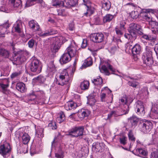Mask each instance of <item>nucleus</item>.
I'll return each instance as SVG.
<instances>
[{
    "label": "nucleus",
    "mask_w": 158,
    "mask_h": 158,
    "mask_svg": "<svg viewBox=\"0 0 158 158\" xmlns=\"http://www.w3.org/2000/svg\"><path fill=\"white\" fill-rule=\"evenodd\" d=\"M70 4L71 6H75L78 2V0H69Z\"/></svg>",
    "instance_id": "nucleus-59"
},
{
    "label": "nucleus",
    "mask_w": 158,
    "mask_h": 158,
    "mask_svg": "<svg viewBox=\"0 0 158 158\" xmlns=\"http://www.w3.org/2000/svg\"><path fill=\"white\" fill-rule=\"evenodd\" d=\"M129 138L130 140L132 141H135V138L134 137V135L131 131L129 132L128 134Z\"/></svg>",
    "instance_id": "nucleus-56"
},
{
    "label": "nucleus",
    "mask_w": 158,
    "mask_h": 158,
    "mask_svg": "<svg viewBox=\"0 0 158 158\" xmlns=\"http://www.w3.org/2000/svg\"><path fill=\"white\" fill-rule=\"evenodd\" d=\"M60 45L59 42L56 41L51 45V48L52 52L56 53L58 51L60 48Z\"/></svg>",
    "instance_id": "nucleus-30"
},
{
    "label": "nucleus",
    "mask_w": 158,
    "mask_h": 158,
    "mask_svg": "<svg viewBox=\"0 0 158 158\" xmlns=\"http://www.w3.org/2000/svg\"><path fill=\"white\" fill-rule=\"evenodd\" d=\"M43 129L42 128H38L36 131V136L38 137L41 138L44 136Z\"/></svg>",
    "instance_id": "nucleus-45"
},
{
    "label": "nucleus",
    "mask_w": 158,
    "mask_h": 158,
    "mask_svg": "<svg viewBox=\"0 0 158 158\" xmlns=\"http://www.w3.org/2000/svg\"><path fill=\"white\" fill-rule=\"evenodd\" d=\"M10 25L8 20H7L6 22L0 25V37H4L5 34L8 33V31L7 29L9 27Z\"/></svg>",
    "instance_id": "nucleus-13"
},
{
    "label": "nucleus",
    "mask_w": 158,
    "mask_h": 158,
    "mask_svg": "<svg viewBox=\"0 0 158 158\" xmlns=\"http://www.w3.org/2000/svg\"><path fill=\"white\" fill-rule=\"evenodd\" d=\"M15 31L18 33L21 32L22 23L20 20H18L14 25Z\"/></svg>",
    "instance_id": "nucleus-28"
},
{
    "label": "nucleus",
    "mask_w": 158,
    "mask_h": 158,
    "mask_svg": "<svg viewBox=\"0 0 158 158\" xmlns=\"http://www.w3.org/2000/svg\"><path fill=\"white\" fill-rule=\"evenodd\" d=\"M90 114L89 112L87 110H81L78 113V116L81 120H82L85 117L88 116Z\"/></svg>",
    "instance_id": "nucleus-22"
},
{
    "label": "nucleus",
    "mask_w": 158,
    "mask_h": 158,
    "mask_svg": "<svg viewBox=\"0 0 158 158\" xmlns=\"http://www.w3.org/2000/svg\"><path fill=\"white\" fill-rule=\"evenodd\" d=\"M42 65L40 60H33L31 64V69L32 72L39 73L41 71Z\"/></svg>",
    "instance_id": "nucleus-7"
},
{
    "label": "nucleus",
    "mask_w": 158,
    "mask_h": 158,
    "mask_svg": "<svg viewBox=\"0 0 158 158\" xmlns=\"http://www.w3.org/2000/svg\"><path fill=\"white\" fill-rule=\"evenodd\" d=\"M48 70L50 72V75H53L56 71L55 66L53 64V61H51L48 64Z\"/></svg>",
    "instance_id": "nucleus-26"
},
{
    "label": "nucleus",
    "mask_w": 158,
    "mask_h": 158,
    "mask_svg": "<svg viewBox=\"0 0 158 158\" xmlns=\"http://www.w3.org/2000/svg\"><path fill=\"white\" fill-rule=\"evenodd\" d=\"M69 58H70V55L67 52L62 55L60 59H69Z\"/></svg>",
    "instance_id": "nucleus-53"
},
{
    "label": "nucleus",
    "mask_w": 158,
    "mask_h": 158,
    "mask_svg": "<svg viewBox=\"0 0 158 158\" xmlns=\"http://www.w3.org/2000/svg\"><path fill=\"white\" fill-rule=\"evenodd\" d=\"M10 147L8 143H6L0 146V154L4 158H6L10 155Z\"/></svg>",
    "instance_id": "nucleus-6"
},
{
    "label": "nucleus",
    "mask_w": 158,
    "mask_h": 158,
    "mask_svg": "<svg viewBox=\"0 0 158 158\" xmlns=\"http://www.w3.org/2000/svg\"><path fill=\"white\" fill-rule=\"evenodd\" d=\"M141 29V26L135 23H132L130 25L128 29L129 33H125V37L130 40H135L137 37V32L138 30Z\"/></svg>",
    "instance_id": "nucleus-1"
},
{
    "label": "nucleus",
    "mask_w": 158,
    "mask_h": 158,
    "mask_svg": "<svg viewBox=\"0 0 158 158\" xmlns=\"http://www.w3.org/2000/svg\"><path fill=\"white\" fill-rule=\"evenodd\" d=\"M71 72L72 73H73V69H64L59 76V79L57 83L59 85H63L69 82L71 79V77L69 76L68 73Z\"/></svg>",
    "instance_id": "nucleus-2"
},
{
    "label": "nucleus",
    "mask_w": 158,
    "mask_h": 158,
    "mask_svg": "<svg viewBox=\"0 0 158 158\" xmlns=\"http://www.w3.org/2000/svg\"><path fill=\"white\" fill-rule=\"evenodd\" d=\"M152 58V54L151 51H147L143 53L142 56L143 59H151Z\"/></svg>",
    "instance_id": "nucleus-39"
},
{
    "label": "nucleus",
    "mask_w": 158,
    "mask_h": 158,
    "mask_svg": "<svg viewBox=\"0 0 158 158\" xmlns=\"http://www.w3.org/2000/svg\"><path fill=\"white\" fill-rule=\"evenodd\" d=\"M132 152L135 155L139 156H146L148 154L147 152L141 148H137L132 151Z\"/></svg>",
    "instance_id": "nucleus-18"
},
{
    "label": "nucleus",
    "mask_w": 158,
    "mask_h": 158,
    "mask_svg": "<svg viewBox=\"0 0 158 158\" xmlns=\"http://www.w3.org/2000/svg\"><path fill=\"white\" fill-rule=\"evenodd\" d=\"M67 52L70 55V58H77V47L75 44H72L66 49Z\"/></svg>",
    "instance_id": "nucleus-9"
},
{
    "label": "nucleus",
    "mask_w": 158,
    "mask_h": 158,
    "mask_svg": "<svg viewBox=\"0 0 158 158\" xmlns=\"http://www.w3.org/2000/svg\"><path fill=\"white\" fill-rule=\"evenodd\" d=\"M21 60H11L13 64L16 65L22 64V61Z\"/></svg>",
    "instance_id": "nucleus-55"
},
{
    "label": "nucleus",
    "mask_w": 158,
    "mask_h": 158,
    "mask_svg": "<svg viewBox=\"0 0 158 158\" xmlns=\"http://www.w3.org/2000/svg\"><path fill=\"white\" fill-rule=\"evenodd\" d=\"M57 14L58 15L65 16L67 15L68 13L65 11L64 9H62L57 10Z\"/></svg>",
    "instance_id": "nucleus-48"
},
{
    "label": "nucleus",
    "mask_w": 158,
    "mask_h": 158,
    "mask_svg": "<svg viewBox=\"0 0 158 158\" xmlns=\"http://www.w3.org/2000/svg\"><path fill=\"white\" fill-rule=\"evenodd\" d=\"M141 50L140 45L138 44H136L131 48L132 53L134 56V58L139 59V56Z\"/></svg>",
    "instance_id": "nucleus-12"
},
{
    "label": "nucleus",
    "mask_w": 158,
    "mask_h": 158,
    "mask_svg": "<svg viewBox=\"0 0 158 158\" xmlns=\"http://www.w3.org/2000/svg\"><path fill=\"white\" fill-rule=\"evenodd\" d=\"M130 78L131 79V80L129 81L128 83V85L134 88H135L138 85V83L136 81V80L134 79L133 78Z\"/></svg>",
    "instance_id": "nucleus-44"
},
{
    "label": "nucleus",
    "mask_w": 158,
    "mask_h": 158,
    "mask_svg": "<svg viewBox=\"0 0 158 158\" xmlns=\"http://www.w3.org/2000/svg\"><path fill=\"white\" fill-rule=\"evenodd\" d=\"M104 148V144L102 143L95 142L92 146V150L95 152H102Z\"/></svg>",
    "instance_id": "nucleus-15"
},
{
    "label": "nucleus",
    "mask_w": 158,
    "mask_h": 158,
    "mask_svg": "<svg viewBox=\"0 0 158 158\" xmlns=\"http://www.w3.org/2000/svg\"><path fill=\"white\" fill-rule=\"evenodd\" d=\"M96 102L95 99L92 96H90L88 99V101L87 102V104H89L91 106L94 105Z\"/></svg>",
    "instance_id": "nucleus-46"
},
{
    "label": "nucleus",
    "mask_w": 158,
    "mask_h": 158,
    "mask_svg": "<svg viewBox=\"0 0 158 158\" xmlns=\"http://www.w3.org/2000/svg\"><path fill=\"white\" fill-rule=\"evenodd\" d=\"M35 41V40L33 39H31L28 41V47L30 48H32L33 47Z\"/></svg>",
    "instance_id": "nucleus-54"
},
{
    "label": "nucleus",
    "mask_w": 158,
    "mask_h": 158,
    "mask_svg": "<svg viewBox=\"0 0 158 158\" xmlns=\"http://www.w3.org/2000/svg\"><path fill=\"white\" fill-rule=\"evenodd\" d=\"M65 119V117L64 112L60 111L58 114V117L56 118L57 121L60 123L64 122Z\"/></svg>",
    "instance_id": "nucleus-27"
},
{
    "label": "nucleus",
    "mask_w": 158,
    "mask_h": 158,
    "mask_svg": "<svg viewBox=\"0 0 158 158\" xmlns=\"http://www.w3.org/2000/svg\"><path fill=\"white\" fill-rule=\"evenodd\" d=\"M87 45V40L86 39H84L83 40L81 47L82 48H85Z\"/></svg>",
    "instance_id": "nucleus-64"
},
{
    "label": "nucleus",
    "mask_w": 158,
    "mask_h": 158,
    "mask_svg": "<svg viewBox=\"0 0 158 158\" xmlns=\"http://www.w3.org/2000/svg\"><path fill=\"white\" fill-rule=\"evenodd\" d=\"M123 105L122 108V114H127L129 110V106L128 104H121Z\"/></svg>",
    "instance_id": "nucleus-32"
},
{
    "label": "nucleus",
    "mask_w": 158,
    "mask_h": 158,
    "mask_svg": "<svg viewBox=\"0 0 158 158\" xmlns=\"http://www.w3.org/2000/svg\"><path fill=\"white\" fill-rule=\"evenodd\" d=\"M77 107V104L72 101L68 102L65 105V108L67 110L74 109Z\"/></svg>",
    "instance_id": "nucleus-23"
},
{
    "label": "nucleus",
    "mask_w": 158,
    "mask_h": 158,
    "mask_svg": "<svg viewBox=\"0 0 158 158\" xmlns=\"http://www.w3.org/2000/svg\"><path fill=\"white\" fill-rule=\"evenodd\" d=\"M106 95L104 93H102L100 95V98L102 102H105L106 101Z\"/></svg>",
    "instance_id": "nucleus-62"
},
{
    "label": "nucleus",
    "mask_w": 158,
    "mask_h": 158,
    "mask_svg": "<svg viewBox=\"0 0 158 158\" xmlns=\"http://www.w3.org/2000/svg\"><path fill=\"white\" fill-rule=\"evenodd\" d=\"M130 15L133 19H137L138 18L139 19V14L137 11H132Z\"/></svg>",
    "instance_id": "nucleus-47"
},
{
    "label": "nucleus",
    "mask_w": 158,
    "mask_h": 158,
    "mask_svg": "<svg viewBox=\"0 0 158 158\" xmlns=\"http://www.w3.org/2000/svg\"><path fill=\"white\" fill-rule=\"evenodd\" d=\"M63 152L61 150H59L58 152L55 153V157L56 158H63Z\"/></svg>",
    "instance_id": "nucleus-52"
},
{
    "label": "nucleus",
    "mask_w": 158,
    "mask_h": 158,
    "mask_svg": "<svg viewBox=\"0 0 158 158\" xmlns=\"http://www.w3.org/2000/svg\"><path fill=\"white\" fill-rule=\"evenodd\" d=\"M155 33H150L148 35H144L143 36H142V38L147 40L156 41V35L155 34Z\"/></svg>",
    "instance_id": "nucleus-19"
},
{
    "label": "nucleus",
    "mask_w": 158,
    "mask_h": 158,
    "mask_svg": "<svg viewBox=\"0 0 158 158\" xmlns=\"http://www.w3.org/2000/svg\"><path fill=\"white\" fill-rule=\"evenodd\" d=\"M9 85V81L6 79H4L0 83V86L3 90H6Z\"/></svg>",
    "instance_id": "nucleus-31"
},
{
    "label": "nucleus",
    "mask_w": 158,
    "mask_h": 158,
    "mask_svg": "<svg viewBox=\"0 0 158 158\" xmlns=\"http://www.w3.org/2000/svg\"><path fill=\"white\" fill-rule=\"evenodd\" d=\"M150 27L153 30H152V31L153 33H156L157 31H158V23L155 21H152L149 22Z\"/></svg>",
    "instance_id": "nucleus-24"
},
{
    "label": "nucleus",
    "mask_w": 158,
    "mask_h": 158,
    "mask_svg": "<svg viewBox=\"0 0 158 158\" xmlns=\"http://www.w3.org/2000/svg\"><path fill=\"white\" fill-rule=\"evenodd\" d=\"M93 83L95 85H100L103 83L102 78L99 76L97 78L92 80Z\"/></svg>",
    "instance_id": "nucleus-37"
},
{
    "label": "nucleus",
    "mask_w": 158,
    "mask_h": 158,
    "mask_svg": "<svg viewBox=\"0 0 158 158\" xmlns=\"http://www.w3.org/2000/svg\"><path fill=\"white\" fill-rule=\"evenodd\" d=\"M140 126L141 131L144 133H147L151 131L152 127V124L150 122L146 121L141 123Z\"/></svg>",
    "instance_id": "nucleus-8"
},
{
    "label": "nucleus",
    "mask_w": 158,
    "mask_h": 158,
    "mask_svg": "<svg viewBox=\"0 0 158 158\" xmlns=\"http://www.w3.org/2000/svg\"><path fill=\"white\" fill-rule=\"evenodd\" d=\"M100 65H102L101 68L100 66L99 69L101 73H104L105 75H109L110 74L107 67L113 72H115V70L112 67L110 64L109 60H100Z\"/></svg>",
    "instance_id": "nucleus-3"
},
{
    "label": "nucleus",
    "mask_w": 158,
    "mask_h": 158,
    "mask_svg": "<svg viewBox=\"0 0 158 158\" xmlns=\"http://www.w3.org/2000/svg\"><path fill=\"white\" fill-rule=\"evenodd\" d=\"M9 2L14 8L21 7L22 6L21 0H9Z\"/></svg>",
    "instance_id": "nucleus-25"
},
{
    "label": "nucleus",
    "mask_w": 158,
    "mask_h": 158,
    "mask_svg": "<svg viewBox=\"0 0 158 158\" xmlns=\"http://www.w3.org/2000/svg\"><path fill=\"white\" fill-rule=\"evenodd\" d=\"M89 83L88 81H84L81 83L80 87L81 89L85 90L89 88Z\"/></svg>",
    "instance_id": "nucleus-38"
},
{
    "label": "nucleus",
    "mask_w": 158,
    "mask_h": 158,
    "mask_svg": "<svg viewBox=\"0 0 158 158\" xmlns=\"http://www.w3.org/2000/svg\"><path fill=\"white\" fill-rule=\"evenodd\" d=\"M56 32V31H55L52 29H50L44 32H40L38 33V35L40 36L44 37L55 34Z\"/></svg>",
    "instance_id": "nucleus-21"
},
{
    "label": "nucleus",
    "mask_w": 158,
    "mask_h": 158,
    "mask_svg": "<svg viewBox=\"0 0 158 158\" xmlns=\"http://www.w3.org/2000/svg\"><path fill=\"white\" fill-rule=\"evenodd\" d=\"M48 126L51 127V128L53 130L56 129L57 127L56 124L55 123H49Z\"/></svg>",
    "instance_id": "nucleus-63"
},
{
    "label": "nucleus",
    "mask_w": 158,
    "mask_h": 158,
    "mask_svg": "<svg viewBox=\"0 0 158 158\" xmlns=\"http://www.w3.org/2000/svg\"><path fill=\"white\" fill-rule=\"evenodd\" d=\"M53 5L54 6H57L60 5L61 2H59L58 0H52Z\"/></svg>",
    "instance_id": "nucleus-61"
},
{
    "label": "nucleus",
    "mask_w": 158,
    "mask_h": 158,
    "mask_svg": "<svg viewBox=\"0 0 158 158\" xmlns=\"http://www.w3.org/2000/svg\"><path fill=\"white\" fill-rule=\"evenodd\" d=\"M116 50L117 47L116 46H114L111 47L109 49V51L111 54H114Z\"/></svg>",
    "instance_id": "nucleus-60"
},
{
    "label": "nucleus",
    "mask_w": 158,
    "mask_h": 158,
    "mask_svg": "<svg viewBox=\"0 0 158 158\" xmlns=\"http://www.w3.org/2000/svg\"><path fill=\"white\" fill-rule=\"evenodd\" d=\"M115 15H113L110 14H107L104 17L103 19V21L105 23L110 22L115 17Z\"/></svg>",
    "instance_id": "nucleus-41"
},
{
    "label": "nucleus",
    "mask_w": 158,
    "mask_h": 158,
    "mask_svg": "<svg viewBox=\"0 0 158 158\" xmlns=\"http://www.w3.org/2000/svg\"><path fill=\"white\" fill-rule=\"evenodd\" d=\"M1 56L4 58H8L9 56V52L8 51L3 48H1L0 49Z\"/></svg>",
    "instance_id": "nucleus-42"
},
{
    "label": "nucleus",
    "mask_w": 158,
    "mask_h": 158,
    "mask_svg": "<svg viewBox=\"0 0 158 158\" xmlns=\"http://www.w3.org/2000/svg\"><path fill=\"white\" fill-rule=\"evenodd\" d=\"M84 128L82 127H76L68 131L67 132V135H70L71 137H77L83 135Z\"/></svg>",
    "instance_id": "nucleus-4"
},
{
    "label": "nucleus",
    "mask_w": 158,
    "mask_h": 158,
    "mask_svg": "<svg viewBox=\"0 0 158 158\" xmlns=\"http://www.w3.org/2000/svg\"><path fill=\"white\" fill-rule=\"evenodd\" d=\"M22 73L20 71H18L13 73L10 75L11 78L12 79L17 77L19 76Z\"/></svg>",
    "instance_id": "nucleus-50"
},
{
    "label": "nucleus",
    "mask_w": 158,
    "mask_h": 158,
    "mask_svg": "<svg viewBox=\"0 0 158 158\" xmlns=\"http://www.w3.org/2000/svg\"><path fill=\"white\" fill-rule=\"evenodd\" d=\"M88 152V148L83 147L80 148L76 153L75 155L77 156V158H81Z\"/></svg>",
    "instance_id": "nucleus-16"
},
{
    "label": "nucleus",
    "mask_w": 158,
    "mask_h": 158,
    "mask_svg": "<svg viewBox=\"0 0 158 158\" xmlns=\"http://www.w3.org/2000/svg\"><path fill=\"white\" fill-rule=\"evenodd\" d=\"M135 110L138 114L141 116H143L145 113L143 103L138 101L135 103Z\"/></svg>",
    "instance_id": "nucleus-10"
},
{
    "label": "nucleus",
    "mask_w": 158,
    "mask_h": 158,
    "mask_svg": "<svg viewBox=\"0 0 158 158\" xmlns=\"http://www.w3.org/2000/svg\"><path fill=\"white\" fill-rule=\"evenodd\" d=\"M16 88L21 92H23L25 90V85L22 82L18 83L16 85Z\"/></svg>",
    "instance_id": "nucleus-33"
},
{
    "label": "nucleus",
    "mask_w": 158,
    "mask_h": 158,
    "mask_svg": "<svg viewBox=\"0 0 158 158\" xmlns=\"http://www.w3.org/2000/svg\"><path fill=\"white\" fill-rule=\"evenodd\" d=\"M151 114L153 118L155 119H158V104H155L152 106Z\"/></svg>",
    "instance_id": "nucleus-20"
},
{
    "label": "nucleus",
    "mask_w": 158,
    "mask_h": 158,
    "mask_svg": "<svg viewBox=\"0 0 158 158\" xmlns=\"http://www.w3.org/2000/svg\"><path fill=\"white\" fill-rule=\"evenodd\" d=\"M102 7L105 10H109L111 7V3L108 0H104L102 1Z\"/></svg>",
    "instance_id": "nucleus-29"
},
{
    "label": "nucleus",
    "mask_w": 158,
    "mask_h": 158,
    "mask_svg": "<svg viewBox=\"0 0 158 158\" xmlns=\"http://www.w3.org/2000/svg\"><path fill=\"white\" fill-rule=\"evenodd\" d=\"M133 100V98L131 96H127L125 95L119 100V103L120 104H129V105L132 102Z\"/></svg>",
    "instance_id": "nucleus-17"
},
{
    "label": "nucleus",
    "mask_w": 158,
    "mask_h": 158,
    "mask_svg": "<svg viewBox=\"0 0 158 158\" xmlns=\"http://www.w3.org/2000/svg\"><path fill=\"white\" fill-rule=\"evenodd\" d=\"M22 138L23 143L25 144H27L30 140V136L28 134L25 133L23 134Z\"/></svg>",
    "instance_id": "nucleus-34"
},
{
    "label": "nucleus",
    "mask_w": 158,
    "mask_h": 158,
    "mask_svg": "<svg viewBox=\"0 0 158 158\" xmlns=\"http://www.w3.org/2000/svg\"><path fill=\"white\" fill-rule=\"evenodd\" d=\"M43 0H27L25 4L26 6L29 7L34 4V2H36L38 3H42Z\"/></svg>",
    "instance_id": "nucleus-40"
},
{
    "label": "nucleus",
    "mask_w": 158,
    "mask_h": 158,
    "mask_svg": "<svg viewBox=\"0 0 158 158\" xmlns=\"http://www.w3.org/2000/svg\"><path fill=\"white\" fill-rule=\"evenodd\" d=\"M90 40L95 43H101L104 39L103 34L102 33H98L92 34L90 35Z\"/></svg>",
    "instance_id": "nucleus-11"
},
{
    "label": "nucleus",
    "mask_w": 158,
    "mask_h": 158,
    "mask_svg": "<svg viewBox=\"0 0 158 158\" xmlns=\"http://www.w3.org/2000/svg\"><path fill=\"white\" fill-rule=\"evenodd\" d=\"M120 143L123 145H125L127 143V138L126 136H123L119 138Z\"/></svg>",
    "instance_id": "nucleus-51"
},
{
    "label": "nucleus",
    "mask_w": 158,
    "mask_h": 158,
    "mask_svg": "<svg viewBox=\"0 0 158 158\" xmlns=\"http://www.w3.org/2000/svg\"><path fill=\"white\" fill-rule=\"evenodd\" d=\"M34 79L35 80L36 82H37L39 83L40 84H43L44 82L46 80V78L45 76L40 75L38 77H35Z\"/></svg>",
    "instance_id": "nucleus-35"
},
{
    "label": "nucleus",
    "mask_w": 158,
    "mask_h": 158,
    "mask_svg": "<svg viewBox=\"0 0 158 158\" xmlns=\"http://www.w3.org/2000/svg\"><path fill=\"white\" fill-rule=\"evenodd\" d=\"M128 120L132 126L135 127L137 125L138 120L136 116H133L129 118Z\"/></svg>",
    "instance_id": "nucleus-36"
},
{
    "label": "nucleus",
    "mask_w": 158,
    "mask_h": 158,
    "mask_svg": "<svg viewBox=\"0 0 158 158\" xmlns=\"http://www.w3.org/2000/svg\"><path fill=\"white\" fill-rule=\"evenodd\" d=\"M62 3L63 6L67 8H69L71 6L70 4L69 0H68L67 2L65 1L62 2Z\"/></svg>",
    "instance_id": "nucleus-58"
},
{
    "label": "nucleus",
    "mask_w": 158,
    "mask_h": 158,
    "mask_svg": "<svg viewBox=\"0 0 158 158\" xmlns=\"http://www.w3.org/2000/svg\"><path fill=\"white\" fill-rule=\"evenodd\" d=\"M28 24L30 29L33 30L34 32L41 31L40 25L36 21L31 20L29 22Z\"/></svg>",
    "instance_id": "nucleus-14"
},
{
    "label": "nucleus",
    "mask_w": 158,
    "mask_h": 158,
    "mask_svg": "<svg viewBox=\"0 0 158 158\" xmlns=\"http://www.w3.org/2000/svg\"><path fill=\"white\" fill-rule=\"evenodd\" d=\"M146 11L147 12L142 11L139 14V19L145 21L149 22L152 21V19L150 13L154 14L156 11L155 10L152 9H148Z\"/></svg>",
    "instance_id": "nucleus-5"
},
{
    "label": "nucleus",
    "mask_w": 158,
    "mask_h": 158,
    "mask_svg": "<svg viewBox=\"0 0 158 158\" xmlns=\"http://www.w3.org/2000/svg\"><path fill=\"white\" fill-rule=\"evenodd\" d=\"M115 31L117 35L119 37H120L123 34V31L120 29L118 26H117L115 28Z\"/></svg>",
    "instance_id": "nucleus-49"
},
{
    "label": "nucleus",
    "mask_w": 158,
    "mask_h": 158,
    "mask_svg": "<svg viewBox=\"0 0 158 158\" xmlns=\"http://www.w3.org/2000/svg\"><path fill=\"white\" fill-rule=\"evenodd\" d=\"M92 63V60H85L84 62L81 66V68H85L91 65Z\"/></svg>",
    "instance_id": "nucleus-43"
},
{
    "label": "nucleus",
    "mask_w": 158,
    "mask_h": 158,
    "mask_svg": "<svg viewBox=\"0 0 158 158\" xmlns=\"http://www.w3.org/2000/svg\"><path fill=\"white\" fill-rule=\"evenodd\" d=\"M150 158H158V152H155L151 153Z\"/></svg>",
    "instance_id": "nucleus-57"
}]
</instances>
